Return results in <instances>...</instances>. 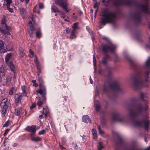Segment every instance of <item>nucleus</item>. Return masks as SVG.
I'll return each instance as SVG.
<instances>
[{
	"instance_id": "nucleus-1",
	"label": "nucleus",
	"mask_w": 150,
	"mask_h": 150,
	"mask_svg": "<svg viewBox=\"0 0 150 150\" xmlns=\"http://www.w3.org/2000/svg\"><path fill=\"white\" fill-rule=\"evenodd\" d=\"M102 2L105 6H107L110 3L116 7H120L124 5H136L142 11L146 13L149 12L148 1L147 0L145 1V4L138 3L136 0H102Z\"/></svg>"
},
{
	"instance_id": "nucleus-2",
	"label": "nucleus",
	"mask_w": 150,
	"mask_h": 150,
	"mask_svg": "<svg viewBox=\"0 0 150 150\" xmlns=\"http://www.w3.org/2000/svg\"><path fill=\"white\" fill-rule=\"evenodd\" d=\"M150 70L141 71L133 78V86L136 90L149 86L150 81Z\"/></svg>"
},
{
	"instance_id": "nucleus-3",
	"label": "nucleus",
	"mask_w": 150,
	"mask_h": 150,
	"mask_svg": "<svg viewBox=\"0 0 150 150\" xmlns=\"http://www.w3.org/2000/svg\"><path fill=\"white\" fill-rule=\"evenodd\" d=\"M116 13L113 11H109L102 14L100 19V22L102 25L107 23L114 24L117 20Z\"/></svg>"
},
{
	"instance_id": "nucleus-4",
	"label": "nucleus",
	"mask_w": 150,
	"mask_h": 150,
	"mask_svg": "<svg viewBox=\"0 0 150 150\" xmlns=\"http://www.w3.org/2000/svg\"><path fill=\"white\" fill-rule=\"evenodd\" d=\"M110 89L115 92H119L121 90L118 83L108 80L105 82L103 90L105 92H107Z\"/></svg>"
},
{
	"instance_id": "nucleus-5",
	"label": "nucleus",
	"mask_w": 150,
	"mask_h": 150,
	"mask_svg": "<svg viewBox=\"0 0 150 150\" xmlns=\"http://www.w3.org/2000/svg\"><path fill=\"white\" fill-rule=\"evenodd\" d=\"M134 124L135 126L142 127L146 131H148L150 126V120L149 119L148 115H144L141 121H134Z\"/></svg>"
},
{
	"instance_id": "nucleus-6",
	"label": "nucleus",
	"mask_w": 150,
	"mask_h": 150,
	"mask_svg": "<svg viewBox=\"0 0 150 150\" xmlns=\"http://www.w3.org/2000/svg\"><path fill=\"white\" fill-rule=\"evenodd\" d=\"M143 110V105L141 103L137 104L135 107V112H134L132 110H130L129 115L134 117L137 115H141Z\"/></svg>"
},
{
	"instance_id": "nucleus-7",
	"label": "nucleus",
	"mask_w": 150,
	"mask_h": 150,
	"mask_svg": "<svg viewBox=\"0 0 150 150\" xmlns=\"http://www.w3.org/2000/svg\"><path fill=\"white\" fill-rule=\"evenodd\" d=\"M54 3L62 8L66 13H68L70 10L68 8V4L65 0H54Z\"/></svg>"
},
{
	"instance_id": "nucleus-8",
	"label": "nucleus",
	"mask_w": 150,
	"mask_h": 150,
	"mask_svg": "<svg viewBox=\"0 0 150 150\" xmlns=\"http://www.w3.org/2000/svg\"><path fill=\"white\" fill-rule=\"evenodd\" d=\"M115 49V47L112 44L104 45L102 47V51L105 55L109 52H113Z\"/></svg>"
},
{
	"instance_id": "nucleus-9",
	"label": "nucleus",
	"mask_w": 150,
	"mask_h": 150,
	"mask_svg": "<svg viewBox=\"0 0 150 150\" xmlns=\"http://www.w3.org/2000/svg\"><path fill=\"white\" fill-rule=\"evenodd\" d=\"M39 87L38 90L37 92L41 95L42 100L45 101L46 99V90L44 84H43L39 85Z\"/></svg>"
},
{
	"instance_id": "nucleus-10",
	"label": "nucleus",
	"mask_w": 150,
	"mask_h": 150,
	"mask_svg": "<svg viewBox=\"0 0 150 150\" xmlns=\"http://www.w3.org/2000/svg\"><path fill=\"white\" fill-rule=\"evenodd\" d=\"M130 16L137 23H140L142 21V15L140 12L131 14Z\"/></svg>"
},
{
	"instance_id": "nucleus-11",
	"label": "nucleus",
	"mask_w": 150,
	"mask_h": 150,
	"mask_svg": "<svg viewBox=\"0 0 150 150\" xmlns=\"http://www.w3.org/2000/svg\"><path fill=\"white\" fill-rule=\"evenodd\" d=\"M7 98L4 99L0 104L1 107L2 109V115H3L4 116L5 112L8 109V106L7 104Z\"/></svg>"
},
{
	"instance_id": "nucleus-12",
	"label": "nucleus",
	"mask_w": 150,
	"mask_h": 150,
	"mask_svg": "<svg viewBox=\"0 0 150 150\" xmlns=\"http://www.w3.org/2000/svg\"><path fill=\"white\" fill-rule=\"evenodd\" d=\"M25 130L28 132H31L30 135L32 136L35 134L36 132V126H28L25 129Z\"/></svg>"
},
{
	"instance_id": "nucleus-13",
	"label": "nucleus",
	"mask_w": 150,
	"mask_h": 150,
	"mask_svg": "<svg viewBox=\"0 0 150 150\" xmlns=\"http://www.w3.org/2000/svg\"><path fill=\"white\" fill-rule=\"evenodd\" d=\"M4 28L5 29H4L2 27H0V32L4 34L10 35V33H9V31L12 29L11 28L7 26L6 24H5L4 25Z\"/></svg>"
},
{
	"instance_id": "nucleus-14",
	"label": "nucleus",
	"mask_w": 150,
	"mask_h": 150,
	"mask_svg": "<svg viewBox=\"0 0 150 150\" xmlns=\"http://www.w3.org/2000/svg\"><path fill=\"white\" fill-rule=\"evenodd\" d=\"M112 118L114 121H117L120 122H123L124 121V119L120 118L119 114L118 113H113L112 115Z\"/></svg>"
},
{
	"instance_id": "nucleus-15",
	"label": "nucleus",
	"mask_w": 150,
	"mask_h": 150,
	"mask_svg": "<svg viewBox=\"0 0 150 150\" xmlns=\"http://www.w3.org/2000/svg\"><path fill=\"white\" fill-rule=\"evenodd\" d=\"M35 29L34 26L31 25H30L29 29L28 30V33L30 36L31 37H33L34 36V31Z\"/></svg>"
},
{
	"instance_id": "nucleus-16",
	"label": "nucleus",
	"mask_w": 150,
	"mask_h": 150,
	"mask_svg": "<svg viewBox=\"0 0 150 150\" xmlns=\"http://www.w3.org/2000/svg\"><path fill=\"white\" fill-rule=\"evenodd\" d=\"M22 93H18L15 95V99L16 103H19L21 102V99Z\"/></svg>"
},
{
	"instance_id": "nucleus-17",
	"label": "nucleus",
	"mask_w": 150,
	"mask_h": 150,
	"mask_svg": "<svg viewBox=\"0 0 150 150\" xmlns=\"http://www.w3.org/2000/svg\"><path fill=\"white\" fill-rule=\"evenodd\" d=\"M4 42L2 40H0V51L3 53L5 52L6 50L4 49Z\"/></svg>"
},
{
	"instance_id": "nucleus-18",
	"label": "nucleus",
	"mask_w": 150,
	"mask_h": 150,
	"mask_svg": "<svg viewBox=\"0 0 150 150\" xmlns=\"http://www.w3.org/2000/svg\"><path fill=\"white\" fill-rule=\"evenodd\" d=\"M19 10L21 14L24 18L27 15V12L25 9L21 7L19 8Z\"/></svg>"
},
{
	"instance_id": "nucleus-19",
	"label": "nucleus",
	"mask_w": 150,
	"mask_h": 150,
	"mask_svg": "<svg viewBox=\"0 0 150 150\" xmlns=\"http://www.w3.org/2000/svg\"><path fill=\"white\" fill-rule=\"evenodd\" d=\"M83 121L86 123H91V120L88 116L86 115H84L82 117Z\"/></svg>"
},
{
	"instance_id": "nucleus-20",
	"label": "nucleus",
	"mask_w": 150,
	"mask_h": 150,
	"mask_svg": "<svg viewBox=\"0 0 150 150\" xmlns=\"http://www.w3.org/2000/svg\"><path fill=\"white\" fill-rule=\"evenodd\" d=\"M22 108H16L14 112V114L18 116L21 114L22 115L23 114V112H22Z\"/></svg>"
},
{
	"instance_id": "nucleus-21",
	"label": "nucleus",
	"mask_w": 150,
	"mask_h": 150,
	"mask_svg": "<svg viewBox=\"0 0 150 150\" xmlns=\"http://www.w3.org/2000/svg\"><path fill=\"white\" fill-rule=\"evenodd\" d=\"M125 150H150V146H149L144 150L141 149H136L134 147L131 146L126 148Z\"/></svg>"
},
{
	"instance_id": "nucleus-22",
	"label": "nucleus",
	"mask_w": 150,
	"mask_h": 150,
	"mask_svg": "<svg viewBox=\"0 0 150 150\" xmlns=\"http://www.w3.org/2000/svg\"><path fill=\"white\" fill-rule=\"evenodd\" d=\"M52 12H59L60 11L58 10L57 7L54 5H52L51 8Z\"/></svg>"
},
{
	"instance_id": "nucleus-23",
	"label": "nucleus",
	"mask_w": 150,
	"mask_h": 150,
	"mask_svg": "<svg viewBox=\"0 0 150 150\" xmlns=\"http://www.w3.org/2000/svg\"><path fill=\"white\" fill-rule=\"evenodd\" d=\"M94 107L96 110L98 111L100 108V105L98 100H95L94 102Z\"/></svg>"
},
{
	"instance_id": "nucleus-24",
	"label": "nucleus",
	"mask_w": 150,
	"mask_h": 150,
	"mask_svg": "<svg viewBox=\"0 0 150 150\" xmlns=\"http://www.w3.org/2000/svg\"><path fill=\"white\" fill-rule=\"evenodd\" d=\"M105 56L102 59V63L104 65H106L107 63V59L109 57V56L108 54L105 55Z\"/></svg>"
},
{
	"instance_id": "nucleus-25",
	"label": "nucleus",
	"mask_w": 150,
	"mask_h": 150,
	"mask_svg": "<svg viewBox=\"0 0 150 150\" xmlns=\"http://www.w3.org/2000/svg\"><path fill=\"white\" fill-rule=\"evenodd\" d=\"M12 56V54L11 53L7 54L5 57V61L6 63H7L10 59L11 57Z\"/></svg>"
},
{
	"instance_id": "nucleus-26",
	"label": "nucleus",
	"mask_w": 150,
	"mask_h": 150,
	"mask_svg": "<svg viewBox=\"0 0 150 150\" xmlns=\"http://www.w3.org/2000/svg\"><path fill=\"white\" fill-rule=\"evenodd\" d=\"M9 66L11 71L15 72V66L13 64L12 62H11L9 64Z\"/></svg>"
},
{
	"instance_id": "nucleus-27",
	"label": "nucleus",
	"mask_w": 150,
	"mask_h": 150,
	"mask_svg": "<svg viewBox=\"0 0 150 150\" xmlns=\"http://www.w3.org/2000/svg\"><path fill=\"white\" fill-rule=\"evenodd\" d=\"M38 70V75L39 76L41 72V66L40 64L36 65Z\"/></svg>"
},
{
	"instance_id": "nucleus-28",
	"label": "nucleus",
	"mask_w": 150,
	"mask_h": 150,
	"mask_svg": "<svg viewBox=\"0 0 150 150\" xmlns=\"http://www.w3.org/2000/svg\"><path fill=\"white\" fill-rule=\"evenodd\" d=\"M75 30H72L71 33V37L70 38L71 39H73L74 38H76L75 35Z\"/></svg>"
},
{
	"instance_id": "nucleus-29",
	"label": "nucleus",
	"mask_w": 150,
	"mask_h": 150,
	"mask_svg": "<svg viewBox=\"0 0 150 150\" xmlns=\"http://www.w3.org/2000/svg\"><path fill=\"white\" fill-rule=\"evenodd\" d=\"M22 89L23 91V96H25L27 95V93L26 91V87L25 86H22Z\"/></svg>"
},
{
	"instance_id": "nucleus-30",
	"label": "nucleus",
	"mask_w": 150,
	"mask_h": 150,
	"mask_svg": "<svg viewBox=\"0 0 150 150\" xmlns=\"http://www.w3.org/2000/svg\"><path fill=\"white\" fill-rule=\"evenodd\" d=\"M41 138L39 137H33L31 138V140L34 142H38L40 141L41 140Z\"/></svg>"
},
{
	"instance_id": "nucleus-31",
	"label": "nucleus",
	"mask_w": 150,
	"mask_h": 150,
	"mask_svg": "<svg viewBox=\"0 0 150 150\" xmlns=\"http://www.w3.org/2000/svg\"><path fill=\"white\" fill-rule=\"evenodd\" d=\"M97 147L98 150H102L104 148V146L103 145L101 142L98 143V145L97 146Z\"/></svg>"
},
{
	"instance_id": "nucleus-32",
	"label": "nucleus",
	"mask_w": 150,
	"mask_h": 150,
	"mask_svg": "<svg viewBox=\"0 0 150 150\" xmlns=\"http://www.w3.org/2000/svg\"><path fill=\"white\" fill-rule=\"evenodd\" d=\"M35 58L34 60V61L36 65L40 64L38 60V58L37 56L36 55H35Z\"/></svg>"
},
{
	"instance_id": "nucleus-33",
	"label": "nucleus",
	"mask_w": 150,
	"mask_h": 150,
	"mask_svg": "<svg viewBox=\"0 0 150 150\" xmlns=\"http://www.w3.org/2000/svg\"><path fill=\"white\" fill-rule=\"evenodd\" d=\"M1 23L3 25L6 24V17L5 16H4L1 19Z\"/></svg>"
},
{
	"instance_id": "nucleus-34",
	"label": "nucleus",
	"mask_w": 150,
	"mask_h": 150,
	"mask_svg": "<svg viewBox=\"0 0 150 150\" xmlns=\"http://www.w3.org/2000/svg\"><path fill=\"white\" fill-rule=\"evenodd\" d=\"M92 133L93 135V138L94 139H95L97 137V134L96 133V130L94 129H92Z\"/></svg>"
},
{
	"instance_id": "nucleus-35",
	"label": "nucleus",
	"mask_w": 150,
	"mask_h": 150,
	"mask_svg": "<svg viewBox=\"0 0 150 150\" xmlns=\"http://www.w3.org/2000/svg\"><path fill=\"white\" fill-rule=\"evenodd\" d=\"M38 76V81L39 82V85L43 84L44 83V81L42 76Z\"/></svg>"
},
{
	"instance_id": "nucleus-36",
	"label": "nucleus",
	"mask_w": 150,
	"mask_h": 150,
	"mask_svg": "<svg viewBox=\"0 0 150 150\" xmlns=\"http://www.w3.org/2000/svg\"><path fill=\"white\" fill-rule=\"evenodd\" d=\"M29 52L30 54L28 56L31 58H33L34 56V52L31 49H30L29 50Z\"/></svg>"
},
{
	"instance_id": "nucleus-37",
	"label": "nucleus",
	"mask_w": 150,
	"mask_h": 150,
	"mask_svg": "<svg viewBox=\"0 0 150 150\" xmlns=\"http://www.w3.org/2000/svg\"><path fill=\"white\" fill-rule=\"evenodd\" d=\"M15 91V87H12L9 90V94L10 95L13 94V93Z\"/></svg>"
},
{
	"instance_id": "nucleus-38",
	"label": "nucleus",
	"mask_w": 150,
	"mask_h": 150,
	"mask_svg": "<svg viewBox=\"0 0 150 150\" xmlns=\"http://www.w3.org/2000/svg\"><path fill=\"white\" fill-rule=\"evenodd\" d=\"M41 35V33L40 31H38L36 33V35L37 38H40Z\"/></svg>"
},
{
	"instance_id": "nucleus-39",
	"label": "nucleus",
	"mask_w": 150,
	"mask_h": 150,
	"mask_svg": "<svg viewBox=\"0 0 150 150\" xmlns=\"http://www.w3.org/2000/svg\"><path fill=\"white\" fill-rule=\"evenodd\" d=\"M93 7L94 8H97V9H96V11H95V17L96 15V13L97 12V11L98 10V4H97V2H96V3H95L94 4V5H93Z\"/></svg>"
},
{
	"instance_id": "nucleus-40",
	"label": "nucleus",
	"mask_w": 150,
	"mask_h": 150,
	"mask_svg": "<svg viewBox=\"0 0 150 150\" xmlns=\"http://www.w3.org/2000/svg\"><path fill=\"white\" fill-rule=\"evenodd\" d=\"M59 13L61 14V17L63 18H64L66 17V14L62 11H60Z\"/></svg>"
},
{
	"instance_id": "nucleus-41",
	"label": "nucleus",
	"mask_w": 150,
	"mask_h": 150,
	"mask_svg": "<svg viewBox=\"0 0 150 150\" xmlns=\"http://www.w3.org/2000/svg\"><path fill=\"white\" fill-rule=\"evenodd\" d=\"M145 96V94L142 93H141L140 94V98L143 101H144V98Z\"/></svg>"
},
{
	"instance_id": "nucleus-42",
	"label": "nucleus",
	"mask_w": 150,
	"mask_h": 150,
	"mask_svg": "<svg viewBox=\"0 0 150 150\" xmlns=\"http://www.w3.org/2000/svg\"><path fill=\"white\" fill-rule=\"evenodd\" d=\"M6 6L7 7H8L10 6V4L12 3V1L11 0H6Z\"/></svg>"
},
{
	"instance_id": "nucleus-43",
	"label": "nucleus",
	"mask_w": 150,
	"mask_h": 150,
	"mask_svg": "<svg viewBox=\"0 0 150 150\" xmlns=\"http://www.w3.org/2000/svg\"><path fill=\"white\" fill-rule=\"evenodd\" d=\"M79 24L78 22H76L74 23L73 25V26L72 27V28H73V30H75L76 28L77 27V26Z\"/></svg>"
},
{
	"instance_id": "nucleus-44",
	"label": "nucleus",
	"mask_w": 150,
	"mask_h": 150,
	"mask_svg": "<svg viewBox=\"0 0 150 150\" xmlns=\"http://www.w3.org/2000/svg\"><path fill=\"white\" fill-rule=\"evenodd\" d=\"M98 130L99 133L100 134L102 135L104 134V131L101 130L100 126H98Z\"/></svg>"
},
{
	"instance_id": "nucleus-45",
	"label": "nucleus",
	"mask_w": 150,
	"mask_h": 150,
	"mask_svg": "<svg viewBox=\"0 0 150 150\" xmlns=\"http://www.w3.org/2000/svg\"><path fill=\"white\" fill-rule=\"evenodd\" d=\"M10 123V121L9 120H8L7 122H6L4 124L3 126V127H7L9 125V124Z\"/></svg>"
},
{
	"instance_id": "nucleus-46",
	"label": "nucleus",
	"mask_w": 150,
	"mask_h": 150,
	"mask_svg": "<svg viewBox=\"0 0 150 150\" xmlns=\"http://www.w3.org/2000/svg\"><path fill=\"white\" fill-rule=\"evenodd\" d=\"M8 10L10 12L12 13L13 12V8H10V6L7 7Z\"/></svg>"
},
{
	"instance_id": "nucleus-47",
	"label": "nucleus",
	"mask_w": 150,
	"mask_h": 150,
	"mask_svg": "<svg viewBox=\"0 0 150 150\" xmlns=\"http://www.w3.org/2000/svg\"><path fill=\"white\" fill-rule=\"evenodd\" d=\"M45 132V130H42L41 131H40L39 132L38 134L39 135H41L42 134H44Z\"/></svg>"
},
{
	"instance_id": "nucleus-48",
	"label": "nucleus",
	"mask_w": 150,
	"mask_h": 150,
	"mask_svg": "<svg viewBox=\"0 0 150 150\" xmlns=\"http://www.w3.org/2000/svg\"><path fill=\"white\" fill-rule=\"evenodd\" d=\"M20 54L22 57H23L24 56L25 54L23 50L22 51L21 50L20 51Z\"/></svg>"
},
{
	"instance_id": "nucleus-49",
	"label": "nucleus",
	"mask_w": 150,
	"mask_h": 150,
	"mask_svg": "<svg viewBox=\"0 0 150 150\" xmlns=\"http://www.w3.org/2000/svg\"><path fill=\"white\" fill-rule=\"evenodd\" d=\"M43 102L42 101H40L37 103V105L39 106H41L43 104Z\"/></svg>"
},
{
	"instance_id": "nucleus-50",
	"label": "nucleus",
	"mask_w": 150,
	"mask_h": 150,
	"mask_svg": "<svg viewBox=\"0 0 150 150\" xmlns=\"http://www.w3.org/2000/svg\"><path fill=\"white\" fill-rule=\"evenodd\" d=\"M4 72V69L3 67L0 68V73H3Z\"/></svg>"
},
{
	"instance_id": "nucleus-51",
	"label": "nucleus",
	"mask_w": 150,
	"mask_h": 150,
	"mask_svg": "<svg viewBox=\"0 0 150 150\" xmlns=\"http://www.w3.org/2000/svg\"><path fill=\"white\" fill-rule=\"evenodd\" d=\"M36 107V104L35 103H33L32 104L31 106L30 107V109H32Z\"/></svg>"
},
{
	"instance_id": "nucleus-52",
	"label": "nucleus",
	"mask_w": 150,
	"mask_h": 150,
	"mask_svg": "<svg viewBox=\"0 0 150 150\" xmlns=\"http://www.w3.org/2000/svg\"><path fill=\"white\" fill-rule=\"evenodd\" d=\"M149 108L148 106L146 104L145 105L144 108V110L145 111H148V110H149Z\"/></svg>"
},
{
	"instance_id": "nucleus-53",
	"label": "nucleus",
	"mask_w": 150,
	"mask_h": 150,
	"mask_svg": "<svg viewBox=\"0 0 150 150\" xmlns=\"http://www.w3.org/2000/svg\"><path fill=\"white\" fill-rule=\"evenodd\" d=\"M20 1L22 2H23L24 1H25V2L26 4H28L30 1V0H20Z\"/></svg>"
},
{
	"instance_id": "nucleus-54",
	"label": "nucleus",
	"mask_w": 150,
	"mask_h": 150,
	"mask_svg": "<svg viewBox=\"0 0 150 150\" xmlns=\"http://www.w3.org/2000/svg\"><path fill=\"white\" fill-rule=\"evenodd\" d=\"M9 131V129H6V130L5 131V132L4 134V135L5 136L6 135L8 132Z\"/></svg>"
},
{
	"instance_id": "nucleus-55",
	"label": "nucleus",
	"mask_w": 150,
	"mask_h": 150,
	"mask_svg": "<svg viewBox=\"0 0 150 150\" xmlns=\"http://www.w3.org/2000/svg\"><path fill=\"white\" fill-rule=\"evenodd\" d=\"M39 7L40 8H43L44 7V5L42 3H40L39 5Z\"/></svg>"
},
{
	"instance_id": "nucleus-56",
	"label": "nucleus",
	"mask_w": 150,
	"mask_h": 150,
	"mask_svg": "<svg viewBox=\"0 0 150 150\" xmlns=\"http://www.w3.org/2000/svg\"><path fill=\"white\" fill-rule=\"evenodd\" d=\"M93 62L94 65L95 64H96V59L95 57V56H93Z\"/></svg>"
},
{
	"instance_id": "nucleus-57",
	"label": "nucleus",
	"mask_w": 150,
	"mask_h": 150,
	"mask_svg": "<svg viewBox=\"0 0 150 150\" xmlns=\"http://www.w3.org/2000/svg\"><path fill=\"white\" fill-rule=\"evenodd\" d=\"M66 31L67 34H69L70 32V30L68 28H66Z\"/></svg>"
},
{
	"instance_id": "nucleus-58",
	"label": "nucleus",
	"mask_w": 150,
	"mask_h": 150,
	"mask_svg": "<svg viewBox=\"0 0 150 150\" xmlns=\"http://www.w3.org/2000/svg\"><path fill=\"white\" fill-rule=\"evenodd\" d=\"M31 20H29L28 21V23L29 24H32V21L33 20V17L31 18Z\"/></svg>"
},
{
	"instance_id": "nucleus-59",
	"label": "nucleus",
	"mask_w": 150,
	"mask_h": 150,
	"mask_svg": "<svg viewBox=\"0 0 150 150\" xmlns=\"http://www.w3.org/2000/svg\"><path fill=\"white\" fill-rule=\"evenodd\" d=\"M146 47L147 48L150 49V45L146 44Z\"/></svg>"
},
{
	"instance_id": "nucleus-60",
	"label": "nucleus",
	"mask_w": 150,
	"mask_h": 150,
	"mask_svg": "<svg viewBox=\"0 0 150 150\" xmlns=\"http://www.w3.org/2000/svg\"><path fill=\"white\" fill-rule=\"evenodd\" d=\"M8 138H6L4 139V144H5V143L7 142V140H8Z\"/></svg>"
},
{
	"instance_id": "nucleus-61",
	"label": "nucleus",
	"mask_w": 150,
	"mask_h": 150,
	"mask_svg": "<svg viewBox=\"0 0 150 150\" xmlns=\"http://www.w3.org/2000/svg\"><path fill=\"white\" fill-rule=\"evenodd\" d=\"M33 86H34L35 87H37L38 86V84L37 83H33Z\"/></svg>"
},
{
	"instance_id": "nucleus-62",
	"label": "nucleus",
	"mask_w": 150,
	"mask_h": 150,
	"mask_svg": "<svg viewBox=\"0 0 150 150\" xmlns=\"http://www.w3.org/2000/svg\"><path fill=\"white\" fill-rule=\"evenodd\" d=\"M122 139H119V142L120 144H122Z\"/></svg>"
},
{
	"instance_id": "nucleus-63",
	"label": "nucleus",
	"mask_w": 150,
	"mask_h": 150,
	"mask_svg": "<svg viewBox=\"0 0 150 150\" xmlns=\"http://www.w3.org/2000/svg\"><path fill=\"white\" fill-rule=\"evenodd\" d=\"M90 83H91V84H92V83H93V81L91 80V78H90Z\"/></svg>"
},
{
	"instance_id": "nucleus-64",
	"label": "nucleus",
	"mask_w": 150,
	"mask_h": 150,
	"mask_svg": "<svg viewBox=\"0 0 150 150\" xmlns=\"http://www.w3.org/2000/svg\"><path fill=\"white\" fill-rule=\"evenodd\" d=\"M17 143H15L14 144V146L15 147L17 145Z\"/></svg>"
}]
</instances>
